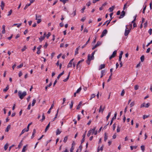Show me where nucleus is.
Wrapping results in <instances>:
<instances>
[{"label": "nucleus", "instance_id": "nucleus-13", "mask_svg": "<svg viewBox=\"0 0 152 152\" xmlns=\"http://www.w3.org/2000/svg\"><path fill=\"white\" fill-rule=\"evenodd\" d=\"M84 61V60L83 59H82V60H81L80 61H79L77 63V69L78 68V66H80V65H79V64L80 63H81V62H82L83 61Z\"/></svg>", "mask_w": 152, "mask_h": 152}, {"label": "nucleus", "instance_id": "nucleus-16", "mask_svg": "<svg viewBox=\"0 0 152 152\" xmlns=\"http://www.w3.org/2000/svg\"><path fill=\"white\" fill-rule=\"evenodd\" d=\"M105 67V64H102L99 66V70H100L101 69H102L103 68H104Z\"/></svg>", "mask_w": 152, "mask_h": 152}, {"label": "nucleus", "instance_id": "nucleus-25", "mask_svg": "<svg viewBox=\"0 0 152 152\" xmlns=\"http://www.w3.org/2000/svg\"><path fill=\"white\" fill-rule=\"evenodd\" d=\"M10 127L11 126L10 125H8L6 129L5 130V132H8L10 129Z\"/></svg>", "mask_w": 152, "mask_h": 152}, {"label": "nucleus", "instance_id": "nucleus-37", "mask_svg": "<svg viewBox=\"0 0 152 152\" xmlns=\"http://www.w3.org/2000/svg\"><path fill=\"white\" fill-rule=\"evenodd\" d=\"M36 102V100L35 99H34L33 100V101H32V106H33L34 105Z\"/></svg>", "mask_w": 152, "mask_h": 152}, {"label": "nucleus", "instance_id": "nucleus-48", "mask_svg": "<svg viewBox=\"0 0 152 152\" xmlns=\"http://www.w3.org/2000/svg\"><path fill=\"white\" fill-rule=\"evenodd\" d=\"M36 20H37L38 19H41V16L39 15L38 16H37V14H36Z\"/></svg>", "mask_w": 152, "mask_h": 152}, {"label": "nucleus", "instance_id": "nucleus-6", "mask_svg": "<svg viewBox=\"0 0 152 152\" xmlns=\"http://www.w3.org/2000/svg\"><path fill=\"white\" fill-rule=\"evenodd\" d=\"M91 59H90V55L88 54V59L86 61V63L88 64H89L90 63V61L91 60Z\"/></svg>", "mask_w": 152, "mask_h": 152}, {"label": "nucleus", "instance_id": "nucleus-43", "mask_svg": "<svg viewBox=\"0 0 152 152\" xmlns=\"http://www.w3.org/2000/svg\"><path fill=\"white\" fill-rule=\"evenodd\" d=\"M27 49V47L26 45L24 46L21 49V50L22 52L25 51Z\"/></svg>", "mask_w": 152, "mask_h": 152}, {"label": "nucleus", "instance_id": "nucleus-10", "mask_svg": "<svg viewBox=\"0 0 152 152\" xmlns=\"http://www.w3.org/2000/svg\"><path fill=\"white\" fill-rule=\"evenodd\" d=\"M5 5V3L3 1H2L1 3V9L2 10H3L4 8V7Z\"/></svg>", "mask_w": 152, "mask_h": 152}, {"label": "nucleus", "instance_id": "nucleus-24", "mask_svg": "<svg viewBox=\"0 0 152 152\" xmlns=\"http://www.w3.org/2000/svg\"><path fill=\"white\" fill-rule=\"evenodd\" d=\"M64 73V71H63L61 73L59 74L57 77V79H58L61 77V76L63 75Z\"/></svg>", "mask_w": 152, "mask_h": 152}, {"label": "nucleus", "instance_id": "nucleus-14", "mask_svg": "<svg viewBox=\"0 0 152 152\" xmlns=\"http://www.w3.org/2000/svg\"><path fill=\"white\" fill-rule=\"evenodd\" d=\"M36 132V130L35 129H34L33 130V132L32 133V135L31 136V138L32 139L34 137V135L35 134Z\"/></svg>", "mask_w": 152, "mask_h": 152}, {"label": "nucleus", "instance_id": "nucleus-54", "mask_svg": "<svg viewBox=\"0 0 152 152\" xmlns=\"http://www.w3.org/2000/svg\"><path fill=\"white\" fill-rule=\"evenodd\" d=\"M139 88V86L137 85H136L134 86V89L136 90H137Z\"/></svg>", "mask_w": 152, "mask_h": 152}, {"label": "nucleus", "instance_id": "nucleus-28", "mask_svg": "<svg viewBox=\"0 0 152 152\" xmlns=\"http://www.w3.org/2000/svg\"><path fill=\"white\" fill-rule=\"evenodd\" d=\"M61 131H60L58 129L56 131V135L59 134L61 132Z\"/></svg>", "mask_w": 152, "mask_h": 152}, {"label": "nucleus", "instance_id": "nucleus-58", "mask_svg": "<svg viewBox=\"0 0 152 152\" xmlns=\"http://www.w3.org/2000/svg\"><path fill=\"white\" fill-rule=\"evenodd\" d=\"M81 88L80 87L76 91V93H77L79 92L81 90Z\"/></svg>", "mask_w": 152, "mask_h": 152}, {"label": "nucleus", "instance_id": "nucleus-35", "mask_svg": "<svg viewBox=\"0 0 152 152\" xmlns=\"http://www.w3.org/2000/svg\"><path fill=\"white\" fill-rule=\"evenodd\" d=\"M52 85V83L51 82H50L49 85L48 86H46L45 87V90L46 91L47 90V88H48V87H50Z\"/></svg>", "mask_w": 152, "mask_h": 152}, {"label": "nucleus", "instance_id": "nucleus-63", "mask_svg": "<svg viewBox=\"0 0 152 152\" xmlns=\"http://www.w3.org/2000/svg\"><path fill=\"white\" fill-rule=\"evenodd\" d=\"M91 4V3L90 1H89L88 2H87L86 4V5L88 6V7H89V6H90V5Z\"/></svg>", "mask_w": 152, "mask_h": 152}, {"label": "nucleus", "instance_id": "nucleus-64", "mask_svg": "<svg viewBox=\"0 0 152 152\" xmlns=\"http://www.w3.org/2000/svg\"><path fill=\"white\" fill-rule=\"evenodd\" d=\"M152 43V40L150 41V42L148 43L147 45H146V47H148Z\"/></svg>", "mask_w": 152, "mask_h": 152}, {"label": "nucleus", "instance_id": "nucleus-49", "mask_svg": "<svg viewBox=\"0 0 152 152\" xmlns=\"http://www.w3.org/2000/svg\"><path fill=\"white\" fill-rule=\"evenodd\" d=\"M120 131V127L119 126H118L117 127V132H119Z\"/></svg>", "mask_w": 152, "mask_h": 152}, {"label": "nucleus", "instance_id": "nucleus-41", "mask_svg": "<svg viewBox=\"0 0 152 152\" xmlns=\"http://www.w3.org/2000/svg\"><path fill=\"white\" fill-rule=\"evenodd\" d=\"M111 112H109V113H108V115L106 117V119H107V121L108 120L109 118L110 117V115H111Z\"/></svg>", "mask_w": 152, "mask_h": 152}, {"label": "nucleus", "instance_id": "nucleus-7", "mask_svg": "<svg viewBox=\"0 0 152 152\" xmlns=\"http://www.w3.org/2000/svg\"><path fill=\"white\" fill-rule=\"evenodd\" d=\"M130 4L128 2H127L124 5L123 7V10H124L125 9L126 10Z\"/></svg>", "mask_w": 152, "mask_h": 152}, {"label": "nucleus", "instance_id": "nucleus-60", "mask_svg": "<svg viewBox=\"0 0 152 152\" xmlns=\"http://www.w3.org/2000/svg\"><path fill=\"white\" fill-rule=\"evenodd\" d=\"M37 20V22L38 23H39L41 22V19H38Z\"/></svg>", "mask_w": 152, "mask_h": 152}, {"label": "nucleus", "instance_id": "nucleus-8", "mask_svg": "<svg viewBox=\"0 0 152 152\" xmlns=\"http://www.w3.org/2000/svg\"><path fill=\"white\" fill-rule=\"evenodd\" d=\"M125 12L124 10H123L122 11L121 14L120 16L119 17V18H122L125 15Z\"/></svg>", "mask_w": 152, "mask_h": 152}, {"label": "nucleus", "instance_id": "nucleus-30", "mask_svg": "<svg viewBox=\"0 0 152 152\" xmlns=\"http://www.w3.org/2000/svg\"><path fill=\"white\" fill-rule=\"evenodd\" d=\"M27 146V145H26L24 146L23 147V148L22 149V152H25V151L26 150V148Z\"/></svg>", "mask_w": 152, "mask_h": 152}, {"label": "nucleus", "instance_id": "nucleus-61", "mask_svg": "<svg viewBox=\"0 0 152 152\" xmlns=\"http://www.w3.org/2000/svg\"><path fill=\"white\" fill-rule=\"evenodd\" d=\"M67 1L68 0H60V1L62 2L64 4H65Z\"/></svg>", "mask_w": 152, "mask_h": 152}, {"label": "nucleus", "instance_id": "nucleus-26", "mask_svg": "<svg viewBox=\"0 0 152 152\" xmlns=\"http://www.w3.org/2000/svg\"><path fill=\"white\" fill-rule=\"evenodd\" d=\"M117 114V113L115 112L114 114V116L112 118V120L113 121L116 118Z\"/></svg>", "mask_w": 152, "mask_h": 152}, {"label": "nucleus", "instance_id": "nucleus-39", "mask_svg": "<svg viewBox=\"0 0 152 152\" xmlns=\"http://www.w3.org/2000/svg\"><path fill=\"white\" fill-rule=\"evenodd\" d=\"M72 64L71 62H69L68 65H67V68L71 67L72 66Z\"/></svg>", "mask_w": 152, "mask_h": 152}, {"label": "nucleus", "instance_id": "nucleus-9", "mask_svg": "<svg viewBox=\"0 0 152 152\" xmlns=\"http://www.w3.org/2000/svg\"><path fill=\"white\" fill-rule=\"evenodd\" d=\"M5 25H3L2 27V31L1 32L2 34H4L5 33Z\"/></svg>", "mask_w": 152, "mask_h": 152}, {"label": "nucleus", "instance_id": "nucleus-31", "mask_svg": "<svg viewBox=\"0 0 152 152\" xmlns=\"http://www.w3.org/2000/svg\"><path fill=\"white\" fill-rule=\"evenodd\" d=\"M114 8V7L113 6H112L111 7H110L109 9V11L110 12H112L113 11Z\"/></svg>", "mask_w": 152, "mask_h": 152}, {"label": "nucleus", "instance_id": "nucleus-15", "mask_svg": "<svg viewBox=\"0 0 152 152\" xmlns=\"http://www.w3.org/2000/svg\"><path fill=\"white\" fill-rule=\"evenodd\" d=\"M111 20V19H110V20H108L106 21V22H105L103 24V25L104 26V25H105L107 23V26L108 25V24L110 23Z\"/></svg>", "mask_w": 152, "mask_h": 152}, {"label": "nucleus", "instance_id": "nucleus-5", "mask_svg": "<svg viewBox=\"0 0 152 152\" xmlns=\"http://www.w3.org/2000/svg\"><path fill=\"white\" fill-rule=\"evenodd\" d=\"M150 104L149 103H148L146 104H145V103H143V104H141L140 106V107L141 108L142 107H148L149 106Z\"/></svg>", "mask_w": 152, "mask_h": 152}, {"label": "nucleus", "instance_id": "nucleus-2", "mask_svg": "<svg viewBox=\"0 0 152 152\" xmlns=\"http://www.w3.org/2000/svg\"><path fill=\"white\" fill-rule=\"evenodd\" d=\"M128 28L127 27V26L126 25V29L125 30V33H124V35L125 36H127L129 34V33L131 29H128Z\"/></svg>", "mask_w": 152, "mask_h": 152}, {"label": "nucleus", "instance_id": "nucleus-46", "mask_svg": "<svg viewBox=\"0 0 152 152\" xmlns=\"http://www.w3.org/2000/svg\"><path fill=\"white\" fill-rule=\"evenodd\" d=\"M9 89L8 86L6 88L3 89V91L4 92H6Z\"/></svg>", "mask_w": 152, "mask_h": 152}, {"label": "nucleus", "instance_id": "nucleus-36", "mask_svg": "<svg viewBox=\"0 0 152 152\" xmlns=\"http://www.w3.org/2000/svg\"><path fill=\"white\" fill-rule=\"evenodd\" d=\"M107 139V135L106 133H104V140L105 142Z\"/></svg>", "mask_w": 152, "mask_h": 152}, {"label": "nucleus", "instance_id": "nucleus-59", "mask_svg": "<svg viewBox=\"0 0 152 152\" xmlns=\"http://www.w3.org/2000/svg\"><path fill=\"white\" fill-rule=\"evenodd\" d=\"M152 29L151 28L150 29L148 30V33L150 34V35H151L152 34Z\"/></svg>", "mask_w": 152, "mask_h": 152}, {"label": "nucleus", "instance_id": "nucleus-44", "mask_svg": "<svg viewBox=\"0 0 152 152\" xmlns=\"http://www.w3.org/2000/svg\"><path fill=\"white\" fill-rule=\"evenodd\" d=\"M140 148L142 151H144L145 150V146L143 145H142L141 146Z\"/></svg>", "mask_w": 152, "mask_h": 152}, {"label": "nucleus", "instance_id": "nucleus-18", "mask_svg": "<svg viewBox=\"0 0 152 152\" xmlns=\"http://www.w3.org/2000/svg\"><path fill=\"white\" fill-rule=\"evenodd\" d=\"M32 124V123L31 122L28 124L27 127V128H26V132H28V131L29 129V127L30 126V125H31V124Z\"/></svg>", "mask_w": 152, "mask_h": 152}, {"label": "nucleus", "instance_id": "nucleus-62", "mask_svg": "<svg viewBox=\"0 0 152 152\" xmlns=\"http://www.w3.org/2000/svg\"><path fill=\"white\" fill-rule=\"evenodd\" d=\"M31 103H30L28 105V107L27 108V109L28 110H30V108H31Z\"/></svg>", "mask_w": 152, "mask_h": 152}, {"label": "nucleus", "instance_id": "nucleus-45", "mask_svg": "<svg viewBox=\"0 0 152 152\" xmlns=\"http://www.w3.org/2000/svg\"><path fill=\"white\" fill-rule=\"evenodd\" d=\"M96 96V95L94 94H92L91 95V96L90 98V99L91 100L92 98Z\"/></svg>", "mask_w": 152, "mask_h": 152}, {"label": "nucleus", "instance_id": "nucleus-17", "mask_svg": "<svg viewBox=\"0 0 152 152\" xmlns=\"http://www.w3.org/2000/svg\"><path fill=\"white\" fill-rule=\"evenodd\" d=\"M8 146L9 145L7 143L4 146V149L5 151H6L7 149V148H8Z\"/></svg>", "mask_w": 152, "mask_h": 152}, {"label": "nucleus", "instance_id": "nucleus-53", "mask_svg": "<svg viewBox=\"0 0 152 152\" xmlns=\"http://www.w3.org/2000/svg\"><path fill=\"white\" fill-rule=\"evenodd\" d=\"M12 12V10H10V11L8 12V13L7 15V16H9L11 14Z\"/></svg>", "mask_w": 152, "mask_h": 152}, {"label": "nucleus", "instance_id": "nucleus-33", "mask_svg": "<svg viewBox=\"0 0 152 152\" xmlns=\"http://www.w3.org/2000/svg\"><path fill=\"white\" fill-rule=\"evenodd\" d=\"M145 57L143 55L142 56L140 57L141 61V62H143L144 60Z\"/></svg>", "mask_w": 152, "mask_h": 152}, {"label": "nucleus", "instance_id": "nucleus-57", "mask_svg": "<svg viewBox=\"0 0 152 152\" xmlns=\"http://www.w3.org/2000/svg\"><path fill=\"white\" fill-rule=\"evenodd\" d=\"M148 25V23L147 21H146L144 24V27L145 28H146Z\"/></svg>", "mask_w": 152, "mask_h": 152}, {"label": "nucleus", "instance_id": "nucleus-55", "mask_svg": "<svg viewBox=\"0 0 152 152\" xmlns=\"http://www.w3.org/2000/svg\"><path fill=\"white\" fill-rule=\"evenodd\" d=\"M124 93H125V91L124 90H123L122 91L121 93V96H123L124 95Z\"/></svg>", "mask_w": 152, "mask_h": 152}, {"label": "nucleus", "instance_id": "nucleus-32", "mask_svg": "<svg viewBox=\"0 0 152 152\" xmlns=\"http://www.w3.org/2000/svg\"><path fill=\"white\" fill-rule=\"evenodd\" d=\"M26 129L25 128L24 129H23L22 130V132L20 134L19 136H21V135H22L25 132H26Z\"/></svg>", "mask_w": 152, "mask_h": 152}, {"label": "nucleus", "instance_id": "nucleus-23", "mask_svg": "<svg viewBox=\"0 0 152 152\" xmlns=\"http://www.w3.org/2000/svg\"><path fill=\"white\" fill-rule=\"evenodd\" d=\"M105 71L104 70H102L101 72V75L100 77L102 78L104 75Z\"/></svg>", "mask_w": 152, "mask_h": 152}, {"label": "nucleus", "instance_id": "nucleus-27", "mask_svg": "<svg viewBox=\"0 0 152 152\" xmlns=\"http://www.w3.org/2000/svg\"><path fill=\"white\" fill-rule=\"evenodd\" d=\"M31 3H30L29 4H26L25 7H24V10H26V9L27 8L31 5Z\"/></svg>", "mask_w": 152, "mask_h": 152}, {"label": "nucleus", "instance_id": "nucleus-56", "mask_svg": "<svg viewBox=\"0 0 152 152\" xmlns=\"http://www.w3.org/2000/svg\"><path fill=\"white\" fill-rule=\"evenodd\" d=\"M91 130H89L88 131V134H87V136H88V137H89L90 136V134H91Z\"/></svg>", "mask_w": 152, "mask_h": 152}, {"label": "nucleus", "instance_id": "nucleus-12", "mask_svg": "<svg viewBox=\"0 0 152 152\" xmlns=\"http://www.w3.org/2000/svg\"><path fill=\"white\" fill-rule=\"evenodd\" d=\"M96 51V50H94V52L92 53L91 54V56H90V59H91L92 60L94 58V54L95 52Z\"/></svg>", "mask_w": 152, "mask_h": 152}, {"label": "nucleus", "instance_id": "nucleus-22", "mask_svg": "<svg viewBox=\"0 0 152 152\" xmlns=\"http://www.w3.org/2000/svg\"><path fill=\"white\" fill-rule=\"evenodd\" d=\"M82 104V102H79V104L77 105V107L76 109H77V110H78V109H79L80 108V106H81V105Z\"/></svg>", "mask_w": 152, "mask_h": 152}, {"label": "nucleus", "instance_id": "nucleus-29", "mask_svg": "<svg viewBox=\"0 0 152 152\" xmlns=\"http://www.w3.org/2000/svg\"><path fill=\"white\" fill-rule=\"evenodd\" d=\"M70 72H69L68 75L66 79H64V80H63V81H64V82H66L69 79V75H70Z\"/></svg>", "mask_w": 152, "mask_h": 152}, {"label": "nucleus", "instance_id": "nucleus-3", "mask_svg": "<svg viewBox=\"0 0 152 152\" xmlns=\"http://www.w3.org/2000/svg\"><path fill=\"white\" fill-rule=\"evenodd\" d=\"M107 32V30L106 29L104 30L102 32V34L101 35V37L102 38L104 36L106 35Z\"/></svg>", "mask_w": 152, "mask_h": 152}, {"label": "nucleus", "instance_id": "nucleus-40", "mask_svg": "<svg viewBox=\"0 0 152 152\" xmlns=\"http://www.w3.org/2000/svg\"><path fill=\"white\" fill-rule=\"evenodd\" d=\"M96 129V127H94V129H91L90 130H91V133H92V134H94V132L95 131V130Z\"/></svg>", "mask_w": 152, "mask_h": 152}, {"label": "nucleus", "instance_id": "nucleus-11", "mask_svg": "<svg viewBox=\"0 0 152 152\" xmlns=\"http://www.w3.org/2000/svg\"><path fill=\"white\" fill-rule=\"evenodd\" d=\"M104 108L105 107H104L103 108H102V105H101L100 107L99 112H100L101 111L102 113L104 111Z\"/></svg>", "mask_w": 152, "mask_h": 152}, {"label": "nucleus", "instance_id": "nucleus-51", "mask_svg": "<svg viewBox=\"0 0 152 152\" xmlns=\"http://www.w3.org/2000/svg\"><path fill=\"white\" fill-rule=\"evenodd\" d=\"M78 48H76L75 51V55H76L78 53Z\"/></svg>", "mask_w": 152, "mask_h": 152}, {"label": "nucleus", "instance_id": "nucleus-42", "mask_svg": "<svg viewBox=\"0 0 152 152\" xmlns=\"http://www.w3.org/2000/svg\"><path fill=\"white\" fill-rule=\"evenodd\" d=\"M58 109L57 110V113H56V115L55 116V117L54 118V119L53 120V121L57 118V115H58Z\"/></svg>", "mask_w": 152, "mask_h": 152}, {"label": "nucleus", "instance_id": "nucleus-34", "mask_svg": "<svg viewBox=\"0 0 152 152\" xmlns=\"http://www.w3.org/2000/svg\"><path fill=\"white\" fill-rule=\"evenodd\" d=\"M68 139V136H66L64 138L63 141L65 143L67 141Z\"/></svg>", "mask_w": 152, "mask_h": 152}, {"label": "nucleus", "instance_id": "nucleus-1", "mask_svg": "<svg viewBox=\"0 0 152 152\" xmlns=\"http://www.w3.org/2000/svg\"><path fill=\"white\" fill-rule=\"evenodd\" d=\"M18 95L20 98L21 99H22L23 98L24 96L26 95V91H24L22 93L20 91H19Z\"/></svg>", "mask_w": 152, "mask_h": 152}, {"label": "nucleus", "instance_id": "nucleus-21", "mask_svg": "<svg viewBox=\"0 0 152 152\" xmlns=\"http://www.w3.org/2000/svg\"><path fill=\"white\" fill-rule=\"evenodd\" d=\"M101 44V42L99 41H98L96 44L95 45L96 48L100 46Z\"/></svg>", "mask_w": 152, "mask_h": 152}, {"label": "nucleus", "instance_id": "nucleus-38", "mask_svg": "<svg viewBox=\"0 0 152 152\" xmlns=\"http://www.w3.org/2000/svg\"><path fill=\"white\" fill-rule=\"evenodd\" d=\"M137 146H130L131 149L132 150L133 149H136L137 148Z\"/></svg>", "mask_w": 152, "mask_h": 152}, {"label": "nucleus", "instance_id": "nucleus-4", "mask_svg": "<svg viewBox=\"0 0 152 152\" xmlns=\"http://www.w3.org/2000/svg\"><path fill=\"white\" fill-rule=\"evenodd\" d=\"M117 53V51L116 50H115L113 52L112 54V55L110 56L109 58L110 59H111L112 58H114L116 56V54Z\"/></svg>", "mask_w": 152, "mask_h": 152}, {"label": "nucleus", "instance_id": "nucleus-20", "mask_svg": "<svg viewBox=\"0 0 152 152\" xmlns=\"http://www.w3.org/2000/svg\"><path fill=\"white\" fill-rule=\"evenodd\" d=\"M45 38V36H41L40 38H39V39L40 41L42 42Z\"/></svg>", "mask_w": 152, "mask_h": 152}, {"label": "nucleus", "instance_id": "nucleus-50", "mask_svg": "<svg viewBox=\"0 0 152 152\" xmlns=\"http://www.w3.org/2000/svg\"><path fill=\"white\" fill-rule=\"evenodd\" d=\"M73 101H72L71 102V104L70 105V108L72 109L73 107Z\"/></svg>", "mask_w": 152, "mask_h": 152}, {"label": "nucleus", "instance_id": "nucleus-47", "mask_svg": "<svg viewBox=\"0 0 152 152\" xmlns=\"http://www.w3.org/2000/svg\"><path fill=\"white\" fill-rule=\"evenodd\" d=\"M150 115H144L143 116V119H145V118H147L149 117Z\"/></svg>", "mask_w": 152, "mask_h": 152}, {"label": "nucleus", "instance_id": "nucleus-52", "mask_svg": "<svg viewBox=\"0 0 152 152\" xmlns=\"http://www.w3.org/2000/svg\"><path fill=\"white\" fill-rule=\"evenodd\" d=\"M134 105V102H132L130 104V107H132Z\"/></svg>", "mask_w": 152, "mask_h": 152}, {"label": "nucleus", "instance_id": "nucleus-19", "mask_svg": "<svg viewBox=\"0 0 152 152\" xmlns=\"http://www.w3.org/2000/svg\"><path fill=\"white\" fill-rule=\"evenodd\" d=\"M50 122L47 125V126H46V127L45 128V132H46L48 130L49 128V127L50 126Z\"/></svg>", "mask_w": 152, "mask_h": 152}]
</instances>
